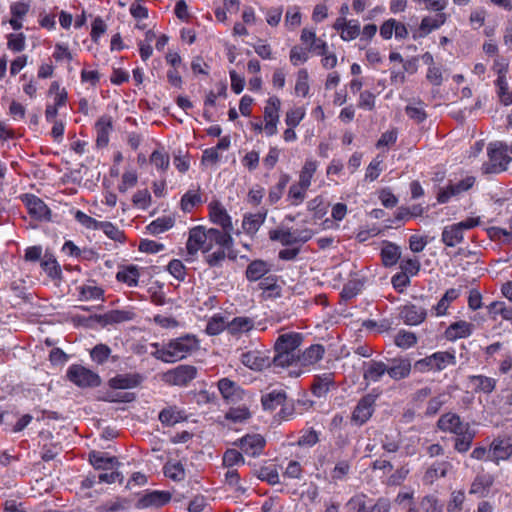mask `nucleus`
Segmentation results:
<instances>
[{
  "instance_id": "1",
  "label": "nucleus",
  "mask_w": 512,
  "mask_h": 512,
  "mask_svg": "<svg viewBox=\"0 0 512 512\" xmlns=\"http://www.w3.org/2000/svg\"><path fill=\"white\" fill-rule=\"evenodd\" d=\"M234 246V240L228 232H220V229H206L204 226H196L189 232L186 243L188 254L195 255L199 250L204 254V261L212 268H220L226 259V252Z\"/></svg>"
},
{
  "instance_id": "2",
  "label": "nucleus",
  "mask_w": 512,
  "mask_h": 512,
  "mask_svg": "<svg viewBox=\"0 0 512 512\" xmlns=\"http://www.w3.org/2000/svg\"><path fill=\"white\" fill-rule=\"evenodd\" d=\"M151 346L156 349L151 353L154 358L165 363H173L186 358L187 355L196 351L199 347V342L195 336L185 335L172 339L161 347L159 343H152Z\"/></svg>"
},
{
  "instance_id": "3",
  "label": "nucleus",
  "mask_w": 512,
  "mask_h": 512,
  "mask_svg": "<svg viewBox=\"0 0 512 512\" xmlns=\"http://www.w3.org/2000/svg\"><path fill=\"white\" fill-rule=\"evenodd\" d=\"M508 145L503 142L490 143L487 148L488 161L482 165L483 174H499L508 169L512 158L507 154Z\"/></svg>"
},
{
  "instance_id": "4",
  "label": "nucleus",
  "mask_w": 512,
  "mask_h": 512,
  "mask_svg": "<svg viewBox=\"0 0 512 512\" xmlns=\"http://www.w3.org/2000/svg\"><path fill=\"white\" fill-rule=\"evenodd\" d=\"M301 45L293 46L290 50V61L292 65L298 66L308 60V52L313 51L318 55H324L327 50L325 41L316 38V34H301Z\"/></svg>"
},
{
  "instance_id": "5",
  "label": "nucleus",
  "mask_w": 512,
  "mask_h": 512,
  "mask_svg": "<svg viewBox=\"0 0 512 512\" xmlns=\"http://www.w3.org/2000/svg\"><path fill=\"white\" fill-rule=\"evenodd\" d=\"M456 364L454 352L438 351L430 356L415 361L413 368L415 371L425 373L429 371L440 372L447 366Z\"/></svg>"
},
{
  "instance_id": "6",
  "label": "nucleus",
  "mask_w": 512,
  "mask_h": 512,
  "mask_svg": "<svg viewBox=\"0 0 512 512\" xmlns=\"http://www.w3.org/2000/svg\"><path fill=\"white\" fill-rule=\"evenodd\" d=\"M66 377L80 388H94L101 384V378L97 373L79 364L71 365L67 369Z\"/></svg>"
},
{
  "instance_id": "7",
  "label": "nucleus",
  "mask_w": 512,
  "mask_h": 512,
  "mask_svg": "<svg viewBox=\"0 0 512 512\" xmlns=\"http://www.w3.org/2000/svg\"><path fill=\"white\" fill-rule=\"evenodd\" d=\"M378 396L379 394L371 392L359 399L351 415V422L353 424L362 426L370 420L375 411Z\"/></svg>"
},
{
  "instance_id": "8",
  "label": "nucleus",
  "mask_w": 512,
  "mask_h": 512,
  "mask_svg": "<svg viewBox=\"0 0 512 512\" xmlns=\"http://www.w3.org/2000/svg\"><path fill=\"white\" fill-rule=\"evenodd\" d=\"M198 370L193 365H179L163 375L165 383L174 386H187L197 377Z\"/></svg>"
},
{
  "instance_id": "9",
  "label": "nucleus",
  "mask_w": 512,
  "mask_h": 512,
  "mask_svg": "<svg viewBox=\"0 0 512 512\" xmlns=\"http://www.w3.org/2000/svg\"><path fill=\"white\" fill-rule=\"evenodd\" d=\"M425 3L435 14L423 18L420 28L422 31L428 30L430 32L431 30L440 28L446 21V14L443 13L442 10L445 9L448 2L447 0H428Z\"/></svg>"
},
{
  "instance_id": "10",
  "label": "nucleus",
  "mask_w": 512,
  "mask_h": 512,
  "mask_svg": "<svg viewBox=\"0 0 512 512\" xmlns=\"http://www.w3.org/2000/svg\"><path fill=\"white\" fill-rule=\"evenodd\" d=\"M387 374L394 381H400L409 377L412 369L411 359L405 355L394 358H386Z\"/></svg>"
},
{
  "instance_id": "11",
  "label": "nucleus",
  "mask_w": 512,
  "mask_h": 512,
  "mask_svg": "<svg viewBox=\"0 0 512 512\" xmlns=\"http://www.w3.org/2000/svg\"><path fill=\"white\" fill-rule=\"evenodd\" d=\"M42 247L34 245V262L39 260L40 267L47 274V276L53 281H60L62 277V271L57 260L51 254H45L43 258Z\"/></svg>"
},
{
  "instance_id": "12",
  "label": "nucleus",
  "mask_w": 512,
  "mask_h": 512,
  "mask_svg": "<svg viewBox=\"0 0 512 512\" xmlns=\"http://www.w3.org/2000/svg\"><path fill=\"white\" fill-rule=\"evenodd\" d=\"M437 427L443 432L455 435L463 434L470 429L469 423H464L456 413L448 412L440 416Z\"/></svg>"
},
{
  "instance_id": "13",
  "label": "nucleus",
  "mask_w": 512,
  "mask_h": 512,
  "mask_svg": "<svg viewBox=\"0 0 512 512\" xmlns=\"http://www.w3.org/2000/svg\"><path fill=\"white\" fill-rule=\"evenodd\" d=\"M475 177L467 176L455 184H449L445 189H440L437 194V201L441 204L449 202L450 198L468 191L475 184Z\"/></svg>"
},
{
  "instance_id": "14",
  "label": "nucleus",
  "mask_w": 512,
  "mask_h": 512,
  "mask_svg": "<svg viewBox=\"0 0 512 512\" xmlns=\"http://www.w3.org/2000/svg\"><path fill=\"white\" fill-rule=\"evenodd\" d=\"M218 389L223 399L228 404H236L243 399L244 391L241 387L229 378H222L218 381Z\"/></svg>"
},
{
  "instance_id": "15",
  "label": "nucleus",
  "mask_w": 512,
  "mask_h": 512,
  "mask_svg": "<svg viewBox=\"0 0 512 512\" xmlns=\"http://www.w3.org/2000/svg\"><path fill=\"white\" fill-rule=\"evenodd\" d=\"M303 336L300 333L291 332L278 336L274 350L282 352H290L291 354L298 355V348L301 345Z\"/></svg>"
},
{
  "instance_id": "16",
  "label": "nucleus",
  "mask_w": 512,
  "mask_h": 512,
  "mask_svg": "<svg viewBox=\"0 0 512 512\" xmlns=\"http://www.w3.org/2000/svg\"><path fill=\"white\" fill-rule=\"evenodd\" d=\"M266 440L260 434H247L239 439L241 450L252 457L259 456L265 447Z\"/></svg>"
},
{
  "instance_id": "17",
  "label": "nucleus",
  "mask_w": 512,
  "mask_h": 512,
  "mask_svg": "<svg viewBox=\"0 0 512 512\" xmlns=\"http://www.w3.org/2000/svg\"><path fill=\"white\" fill-rule=\"evenodd\" d=\"M210 208V219L213 223L221 226L220 232H228L229 234L233 231V224L230 215L226 209L221 206L220 203L215 202L209 205Z\"/></svg>"
},
{
  "instance_id": "18",
  "label": "nucleus",
  "mask_w": 512,
  "mask_h": 512,
  "mask_svg": "<svg viewBox=\"0 0 512 512\" xmlns=\"http://www.w3.org/2000/svg\"><path fill=\"white\" fill-rule=\"evenodd\" d=\"M241 361L246 367L253 370H263L271 366V357L265 352L257 350L242 353Z\"/></svg>"
},
{
  "instance_id": "19",
  "label": "nucleus",
  "mask_w": 512,
  "mask_h": 512,
  "mask_svg": "<svg viewBox=\"0 0 512 512\" xmlns=\"http://www.w3.org/2000/svg\"><path fill=\"white\" fill-rule=\"evenodd\" d=\"M387 370L386 362L372 359L363 363V379L367 383L379 382Z\"/></svg>"
},
{
  "instance_id": "20",
  "label": "nucleus",
  "mask_w": 512,
  "mask_h": 512,
  "mask_svg": "<svg viewBox=\"0 0 512 512\" xmlns=\"http://www.w3.org/2000/svg\"><path fill=\"white\" fill-rule=\"evenodd\" d=\"M171 500V494L167 491L154 490L146 493L137 501L138 508L161 507Z\"/></svg>"
},
{
  "instance_id": "21",
  "label": "nucleus",
  "mask_w": 512,
  "mask_h": 512,
  "mask_svg": "<svg viewBox=\"0 0 512 512\" xmlns=\"http://www.w3.org/2000/svg\"><path fill=\"white\" fill-rule=\"evenodd\" d=\"M89 462L96 470H112L120 466L118 458L109 456L105 452L91 451L89 453Z\"/></svg>"
},
{
  "instance_id": "22",
  "label": "nucleus",
  "mask_w": 512,
  "mask_h": 512,
  "mask_svg": "<svg viewBox=\"0 0 512 512\" xmlns=\"http://www.w3.org/2000/svg\"><path fill=\"white\" fill-rule=\"evenodd\" d=\"M426 316L427 310L415 304L405 305L400 311L401 319L410 326L421 324L426 319Z\"/></svg>"
},
{
  "instance_id": "23",
  "label": "nucleus",
  "mask_w": 512,
  "mask_h": 512,
  "mask_svg": "<svg viewBox=\"0 0 512 512\" xmlns=\"http://www.w3.org/2000/svg\"><path fill=\"white\" fill-rule=\"evenodd\" d=\"M143 377L138 373L117 374L112 377L108 384L112 389H131L139 386Z\"/></svg>"
},
{
  "instance_id": "24",
  "label": "nucleus",
  "mask_w": 512,
  "mask_h": 512,
  "mask_svg": "<svg viewBox=\"0 0 512 512\" xmlns=\"http://www.w3.org/2000/svg\"><path fill=\"white\" fill-rule=\"evenodd\" d=\"M135 313L130 310H111L103 315H96L95 318L102 326L131 321Z\"/></svg>"
},
{
  "instance_id": "25",
  "label": "nucleus",
  "mask_w": 512,
  "mask_h": 512,
  "mask_svg": "<svg viewBox=\"0 0 512 512\" xmlns=\"http://www.w3.org/2000/svg\"><path fill=\"white\" fill-rule=\"evenodd\" d=\"M88 18H92L91 14H87L85 10H82L80 14L73 15L66 11L59 13V23L63 29H70L73 25L75 29H82Z\"/></svg>"
},
{
  "instance_id": "26",
  "label": "nucleus",
  "mask_w": 512,
  "mask_h": 512,
  "mask_svg": "<svg viewBox=\"0 0 512 512\" xmlns=\"http://www.w3.org/2000/svg\"><path fill=\"white\" fill-rule=\"evenodd\" d=\"M491 450L495 460H506L512 455V436L498 437L493 440Z\"/></svg>"
},
{
  "instance_id": "27",
  "label": "nucleus",
  "mask_w": 512,
  "mask_h": 512,
  "mask_svg": "<svg viewBox=\"0 0 512 512\" xmlns=\"http://www.w3.org/2000/svg\"><path fill=\"white\" fill-rule=\"evenodd\" d=\"M272 265L262 259H256L249 263L246 268L245 276L248 281L256 282L262 279L271 271Z\"/></svg>"
},
{
  "instance_id": "28",
  "label": "nucleus",
  "mask_w": 512,
  "mask_h": 512,
  "mask_svg": "<svg viewBox=\"0 0 512 512\" xmlns=\"http://www.w3.org/2000/svg\"><path fill=\"white\" fill-rule=\"evenodd\" d=\"M325 348L321 344H313L305 349L302 354H298L297 360L300 365L308 366L317 363L323 358Z\"/></svg>"
},
{
  "instance_id": "29",
  "label": "nucleus",
  "mask_w": 512,
  "mask_h": 512,
  "mask_svg": "<svg viewBox=\"0 0 512 512\" xmlns=\"http://www.w3.org/2000/svg\"><path fill=\"white\" fill-rule=\"evenodd\" d=\"M287 400V395L284 390L274 389L261 397V404L264 410L273 411L278 406L284 404Z\"/></svg>"
},
{
  "instance_id": "30",
  "label": "nucleus",
  "mask_w": 512,
  "mask_h": 512,
  "mask_svg": "<svg viewBox=\"0 0 512 512\" xmlns=\"http://www.w3.org/2000/svg\"><path fill=\"white\" fill-rule=\"evenodd\" d=\"M97 139L96 143L98 147H104L109 142V134L112 130V119L110 116H102L98 119L95 124Z\"/></svg>"
},
{
  "instance_id": "31",
  "label": "nucleus",
  "mask_w": 512,
  "mask_h": 512,
  "mask_svg": "<svg viewBox=\"0 0 512 512\" xmlns=\"http://www.w3.org/2000/svg\"><path fill=\"white\" fill-rule=\"evenodd\" d=\"M474 331V325L466 321H457L452 323L446 330L449 339L467 338Z\"/></svg>"
},
{
  "instance_id": "32",
  "label": "nucleus",
  "mask_w": 512,
  "mask_h": 512,
  "mask_svg": "<svg viewBox=\"0 0 512 512\" xmlns=\"http://www.w3.org/2000/svg\"><path fill=\"white\" fill-rule=\"evenodd\" d=\"M333 385L334 380L332 373H325L321 376H316L311 386L312 393L318 398L324 397Z\"/></svg>"
},
{
  "instance_id": "33",
  "label": "nucleus",
  "mask_w": 512,
  "mask_h": 512,
  "mask_svg": "<svg viewBox=\"0 0 512 512\" xmlns=\"http://www.w3.org/2000/svg\"><path fill=\"white\" fill-rule=\"evenodd\" d=\"M441 241L447 247H455L464 241V233L454 224L445 226L441 234Z\"/></svg>"
},
{
  "instance_id": "34",
  "label": "nucleus",
  "mask_w": 512,
  "mask_h": 512,
  "mask_svg": "<svg viewBox=\"0 0 512 512\" xmlns=\"http://www.w3.org/2000/svg\"><path fill=\"white\" fill-rule=\"evenodd\" d=\"M267 211L244 216L242 227L247 234L254 235L265 222Z\"/></svg>"
},
{
  "instance_id": "35",
  "label": "nucleus",
  "mask_w": 512,
  "mask_h": 512,
  "mask_svg": "<svg viewBox=\"0 0 512 512\" xmlns=\"http://www.w3.org/2000/svg\"><path fill=\"white\" fill-rule=\"evenodd\" d=\"M11 19L9 23L14 30L22 28V21L29 11V4L23 2L13 3L10 7Z\"/></svg>"
},
{
  "instance_id": "36",
  "label": "nucleus",
  "mask_w": 512,
  "mask_h": 512,
  "mask_svg": "<svg viewBox=\"0 0 512 512\" xmlns=\"http://www.w3.org/2000/svg\"><path fill=\"white\" fill-rule=\"evenodd\" d=\"M401 256L400 247L394 243L386 242L381 249V258L385 267L395 265Z\"/></svg>"
},
{
  "instance_id": "37",
  "label": "nucleus",
  "mask_w": 512,
  "mask_h": 512,
  "mask_svg": "<svg viewBox=\"0 0 512 512\" xmlns=\"http://www.w3.org/2000/svg\"><path fill=\"white\" fill-rule=\"evenodd\" d=\"M253 327V319L244 316L235 317L231 322L227 324V330L231 335H237L240 333L248 332Z\"/></svg>"
},
{
  "instance_id": "38",
  "label": "nucleus",
  "mask_w": 512,
  "mask_h": 512,
  "mask_svg": "<svg viewBox=\"0 0 512 512\" xmlns=\"http://www.w3.org/2000/svg\"><path fill=\"white\" fill-rule=\"evenodd\" d=\"M469 381L475 385V392L490 394L496 387V379L484 375H471Z\"/></svg>"
},
{
  "instance_id": "39",
  "label": "nucleus",
  "mask_w": 512,
  "mask_h": 512,
  "mask_svg": "<svg viewBox=\"0 0 512 512\" xmlns=\"http://www.w3.org/2000/svg\"><path fill=\"white\" fill-rule=\"evenodd\" d=\"M308 188L309 181L306 179L291 185L288 192V199L291 200V204L297 206L302 203Z\"/></svg>"
},
{
  "instance_id": "40",
  "label": "nucleus",
  "mask_w": 512,
  "mask_h": 512,
  "mask_svg": "<svg viewBox=\"0 0 512 512\" xmlns=\"http://www.w3.org/2000/svg\"><path fill=\"white\" fill-rule=\"evenodd\" d=\"M493 484V478L490 475H478L470 488V494H478L485 497Z\"/></svg>"
},
{
  "instance_id": "41",
  "label": "nucleus",
  "mask_w": 512,
  "mask_h": 512,
  "mask_svg": "<svg viewBox=\"0 0 512 512\" xmlns=\"http://www.w3.org/2000/svg\"><path fill=\"white\" fill-rule=\"evenodd\" d=\"M140 273L138 267L135 265H129L125 269L118 271L116 279L120 282L126 283L130 287L138 285Z\"/></svg>"
},
{
  "instance_id": "42",
  "label": "nucleus",
  "mask_w": 512,
  "mask_h": 512,
  "mask_svg": "<svg viewBox=\"0 0 512 512\" xmlns=\"http://www.w3.org/2000/svg\"><path fill=\"white\" fill-rule=\"evenodd\" d=\"M175 224V219L169 216L159 217L152 221L148 226L147 230L152 235H157L168 231Z\"/></svg>"
},
{
  "instance_id": "43",
  "label": "nucleus",
  "mask_w": 512,
  "mask_h": 512,
  "mask_svg": "<svg viewBox=\"0 0 512 512\" xmlns=\"http://www.w3.org/2000/svg\"><path fill=\"white\" fill-rule=\"evenodd\" d=\"M298 355L291 354L290 352L275 351L271 357V365L274 367L285 368L293 364L299 363L297 360Z\"/></svg>"
},
{
  "instance_id": "44",
  "label": "nucleus",
  "mask_w": 512,
  "mask_h": 512,
  "mask_svg": "<svg viewBox=\"0 0 512 512\" xmlns=\"http://www.w3.org/2000/svg\"><path fill=\"white\" fill-rule=\"evenodd\" d=\"M225 483L233 489L237 495H244L247 492V487L241 483V478L236 469H229L225 473Z\"/></svg>"
},
{
  "instance_id": "45",
  "label": "nucleus",
  "mask_w": 512,
  "mask_h": 512,
  "mask_svg": "<svg viewBox=\"0 0 512 512\" xmlns=\"http://www.w3.org/2000/svg\"><path fill=\"white\" fill-rule=\"evenodd\" d=\"M269 238L272 241H279L283 246H291L297 243V236L295 232L292 233L289 229H275L269 232Z\"/></svg>"
},
{
  "instance_id": "46",
  "label": "nucleus",
  "mask_w": 512,
  "mask_h": 512,
  "mask_svg": "<svg viewBox=\"0 0 512 512\" xmlns=\"http://www.w3.org/2000/svg\"><path fill=\"white\" fill-rule=\"evenodd\" d=\"M280 106V99L277 96H271L267 100V106L264 109V120L278 122Z\"/></svg>"
},
{
  "instance_id": "47",
  "label": "nucleus",
  "mask_w": 512,
  "mask_h": 512,
  "mask_svg": "<svg viewBox=\"0 0 512 512\" xmlns=\"http://www.w3.org/2000/svg\"><path fill=\"white\" fill-rule=\"evenodd\" d=\"M454 448L459 453L467 452L472 445L473 439L475 437V432L471 429L463 432V434L456 435Z\"/></svg>"
},
{
  "instance_id": "48",
  "label": "nucleus",
  "mask_w": 512,
  "mask_h": 512,
  "mask_svg": "<svg viewBox=\"0 0 512 512\" xmlns=\"http://www.w3.org/2000/svg\"><path fill=\"white\" fill-rule=\"evenodd\" d=\"M150 162L161 171H166L170 165L169 155L162 149H156L150 155Z\"/></svg>"
},
{
  "instance_id": "49",
  "label": "nucleus",
  "mask_w": 512,
  "mask_h": 512,
  "mask_svg": "<svg viewBox=\"0 0 512 512\" xmlns=\"http://www.w3.org/2000/svg\"><path fill=\"white\" fill-rule=\"evenodd\" d=\"M181 419L180 412L172 407L164 408L159 413V420L165 426H174L179 423Z\"/></svg>"
},
{
  "instance_id": "50",
  "label": "nucleus",
  "mask_w": 512,
  "mask_h": 512,
  "mask_svg": "<svg viewBox=\"0 0 512 512\" xmlns=\"http://www.w3.org/2000/svg\"><path fill=\"white\" fill-rule=\"evenodd\" d=\"M257 477L270 485L279 483V474L274 466H263L257 471Z\"/></svg>"
},
{
  "instance_id": "51",
  "label": "nucleus",
  "mask_w": 512,
  "mask_h": 512,
  "mask_svg": "<svg viewBox=\"0 0 512 512\" xmlns=\"http://www.w3.org/2000/svg\"><path fill=\"white\" fill-rule=\"evenodd\" d=\"M51 210L41 199L34 196V220L50 221Z\"/></svg>"
},
{
  "instance_id": "52",
  "label": "nucleus",
  "mask_w": 512,
  "mask_h": 512,
  "mask_svg": "<svg viewBox=\"0 0 512 512\" xmlns=\"http://www.w3.org/2000/svg\"><path fill=\"white\" fill-rule=\"evenodd\" d=\"M394 342L398 347L407 349L417 343V337L413 332L401 330L395 336Z\"/></svg>"
},
{
  "instance_id": "53",
  "label": "nucleus",
  "mask_w": 512,
  "mask_h": 512,
  "mask_svg": "<svg viewBox=\"0 0 512 512\" xmlns=\"http://www.w3.org/2000/svg\"><path fill=\"white\" fill-rule=\"evenodd\" d=\"M98 230H102L110 239L114 241L122 242L125 238L124 233L108 221H100Z\"/></svg>"
},
{
  "instance_id": "54",
  "label": "nucleus",
  "mask_w": 512,
  "mask_h": 512,
  "mask_svg": "<svg viewBox=\"0 0 512 512\" xmlns=\"http://www.w3.org/2000/svg\"><path fill=\"white\" fill-rule=\"evenodd\" d=\"M488 311L494 316L501 315L505 320H512V306H506L504 302H492L488 306Z\"/></svg>"
},
{
  "instance_id": "55",
  "label": "nucleus",
  "mask_w": 512,
  "mask_h": 512,
  "mask_svg": "<svg viewBox=\"0 0 512 512\" xmlns=\"http://www.w3.org/2000/svg\"><path fill=\"white\" fill-rule=\"evenodd\" d=\"M164 474L174 481H181L185 478V469L180 462L168 463L164 467Z\"/></svg>"
},
{
  "instance_id": "56",
  "label": "nucleus",
  "mask_w": 512,
  "mask_h": 512,
  "mask_svg": "<svg viewBox=\"0 0 512 512\" xmlns=\"http://www.w3.org/2000/svg\"><path fill=\"white\" fill-rule=\"evenodd\" d=\"M111 354V349L105 344H97L90 352V356L97 364L105 363Z\"/></svg>"
},
{
  "instance_id": "57",
  "label": "nucleus",
  "mask_w": 512,
  "mask_h": 512,
  "mask_svg": "<svg viewBox=\"0 0 512 512\" xmlns=\"http://www.w3.org/2000/svg\"><path fill=\"white\" fill-rule=\"evenodd\" d=\"M405 113L410 119L414 120L418 124L427 119V114L423 108L422 102H419L418 106L407 105L405 107Z\"/></svg>"
},
{
  "instance_id": "58",
  "label": "nucleus",
  "mask_w": 512,
  "mask_h": 512,
  "mask_svg": "<svg viewBox=\"0 0 512 512\" xmlns=\"http://www.w3.org/2000/svg\"><path fill=\"white\" fill-rule=\"evenodd\" d=\"M29 283H31V281H29ZM29 289L30 284L27 285L26 280L23 279L14 280L11 284V291L13 292V294L17 298L24 301L28 300Z\"/></svg>"
},
{
  "instance_id": "59",
  "label": "nucleus",
  "mask_w": 512,
  "mask_h": 512,
  "mask_svg": "<svg viewBox=\"0 0 512 512\" xmlns=\"http://www.w3.org/2000/svg\"><path fill=\"white\" fill-rule=\"evenodd\" d=\"M251 414L247 407H237L230 408V410L226 413L225 418L234 423H240L248 418H250Z\"/></svg>"
},
{
  "instance_id": "60",
  "label": "nucleus",
  "mask_w": 512,
  "mask_h": 512,
  "mask_svg": "<svg viewBox=\"0 0 512 512\" xmlns=\"http://www.w3.org/2000/svg\"><path fill=\"white\" fill-rule=\"evenodd\" d=\"M243 455L236 449H227L223 455V465L231 468L234 465L244 464Z\"/></svg>"
},
{
  "instance_id": "61",
  "label": "nucleus",
  "mask_w": 512,
  "mask_h": 512,
  "mask_svg": "<svg viewBox=\"0 0 512 512\" xmlns=\"http://www.w3.org/2000/svg\"><path fill=\"white\" fill-rule=\"evenodd\" d=\"M199 203H201V196L196 192L188 191L181 198V209L184 212H190Z\"/></svg>"
},
{
  "instance_id": "62",
  "label": "nucleus",
  "mask_w": 512,
  "mask_h": 512,
  "mask_svg": "<svg viewBox=\"0 0 512 512\" xmlns=\"http://www.w3.org/2000/svg\"><path fill=\"white\" fill-rule=\"evenodd\" d=\"M225 328H227V325L223 317L214 316L208 321L205 331L208 335L214 336L220 334Z\"/></svg>"
},
{
  "instance_id": "63",
  "label": "nucleus",
  "mask_w": 512,
  "mask_h": 512,
  "mask_svg": "<svg viewBox=\"0 0 512 512\" xmlns=\"http://www.w3.org/2000/svg\"><path fill=\"white\" fill-rule=\"evenodd\" d=\"M307 208L309 211L314 212L315 219H321L327 213V207L324 205L323 199L319 196L310 200L307 204Z\"/></svg>"
},
{
  "instance_id": "64",
  "label": "nucleus",
  "mask_w": 512,
  "mask_h": 512,
  "mask_svg": "<svg viewBox=\"0 0 512 512\" xmlns=\"http://www.w3.org/2000/svg\"><path fill=\"white\" fill-rule=\"evenodd\" d=\"M169 273L179 281H183L186 276V269L182 261L173 259L167 266Z\"/></svg>"
}]
</instances>
